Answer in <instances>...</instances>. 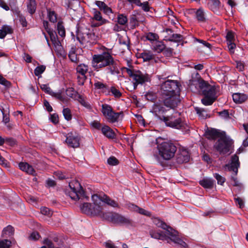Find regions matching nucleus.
Segmentation results:
<instances>
[{
    "label": "nucleus",
    "instance_id": "f257e3e1",
    "mask_svg": "<svg viewBox=\"0 0 248 248\" xmlns=\"http://www.w3.org/2000/svg\"><path fill=\"white\" fill-rule=\"evenodd\" d=\"M92 65L95 70L106 67L107 73L111 75H116L120 73L117 61L108 52L94 55L93 56Z\"/></svg>",
    "mask_w": 248,
    "mask_h": 248
},
{
    "label": "nucleus",
    "instance_id": "f03ea898",
    "mask_svg": "<svg viewBox=\"0 0 248 248\" xmlns=\"http://www.w3.org/2000/svg\"><path fill=\"white\" fill-rule=\"evenodd\" d=\"M187 83L189 88L194 93H198L203 95H213L216 93L215 87L202 78L198 73L192 74L191 78Z\"/></svg>",
    "mask_w": 248,
    "mask_h": 248
},
{
    "label": "nucleus",
    "instance_id": "7ed1b4c3",
    "mask_svg": "<svg viewBox=\"0 0 248 248\" xmlns=\"http://www.w3.org/2000/svg\"><path fill=\"white\" fill-rule=\"evenodd\" d=\"M149 233L152 238L166 240L168 243L171 241L184 248L187 247L186 243L178 236V232L171 227L168 228L165 232L151 230Z\"/></svg>",
    "mask_w": 248,
    "mask_h": 248
},
{
    "label": "nucleus",
    "instance_id": "20e7f679",
    "mask_svg": "<svg viewBox=\"0 0 248 248\" xmlns=\"http://www.w3.org/2000/svg\"><path fill=\"white\" fill-rule=\"evenodd\" d=\"M92 200L93 204L84 202L80 206V210L83 213L88 215L102 216L103 217L104 214L103 212L104 203L101 197L97 194H94L92 196Z\"/></svg>",
    "mask_w": 248,
    "mask_h": 248
},
{
    "label": "nucleus",
    "instance_id": "39448f33",
    "mask_svg": "<svg viewBox=\"0 0 248 248\" xmlns=\"http://www.w3.org/2000/svg\"><path fill=\"white\" fill-rule=\"evenodd\" d=\"M165 108L161 105H155L153 107V111L155 115L158 118L163 121L167 126L176 129H180L184 126V124L180 118L175 119V117L172 115L169 116H159L158 115L160 113L165 111Z\"/></svg>",
    "mask_w": 248,
    "mask_h": 248
},
{
    "label": "nucleus",
    "instance_id": "423d86ee",
    "mask_svg": "<svg viewBox=\"0 0 248 248\" xmlns=\"http://www.w3.org/2000/svg\"><path fill=\"white\" fill-rule=\"evenodd\" d=\"M97 36H96L90 29L81 27L77 31V38L79 43L84 46L88 45H91L95 44L97 40Z\"/></svg>",
    "mask_w": 248,
    "mask_h": 248
},
{
    "label": "nucleus",
    "instance_id": "0eeeda50",
    "mask_svg": "<svg viewBox=\"0 0 248 248\" xmlns=\"http://www.w3.org/2000/svg\"><path fill=\"white\" fill-rule=\"evenodd\" d=\"M159 155L164 160H170L174 157L177 150L176 146L170 141H163L158 145Z\"/></svg>",
    "mask_w": 248,
    "mask_h": 248
},
{
    "label": "nucleus",
    "instance_id": "6e6552de",
    "mask_svg": "<svg viewBox=\"0 0 248 248\" xmlns=\"http://www.w3.org/2000/svg\"><path fill=\"white\" fill-rule=\"evenodd\" d=\"M70 191L69 192V196L75 201L88 200L89 197L85 195L79 182L77 180H74L69 184Z\"/></svg>",
    "mask_w": 248,
    "mask_h": 248
},
{
    "label": "nucleus",
    "instance_id": "1a4fd4ad",
    "mask_svg": "<svg viewBox=\"0 0 248 248\" xmlns=\"http://www.w3.org/2000/svg\"><path fill=\"white\" fill-rule=\"evenodd\" d=\"M180 86L177 80H167L161 85L162 94H180Z\"/></svg>",
    "mask_w": 248,
    "mask_h": 248
},
{
    "label": "nucleus",
    "instance_id": "9d476101",
    "mask_svg": "<svg viewBox=\"0 0 248 248\" xmlns=\"http://www.w3.org/2000/svg\"><path fill=\"white\" fill-rule=\"evenodd\" d=\"M103 218L115 223L131 225L132 220L120 214L113 212H107L103 215Z\"/></svg>",
    "mask_w": 248,
    "mask_h": 248
},
{
    "label": "nucleus",
    "instance_id": "9b49d317",
    "mask_svg": "<svg viewBox=\"0 0 248 248\" xmlns=\"http://www.w3.org/2000/svg\"><path fill=\"white\" fill-rule=\"evenodd\" d=\"M164 105L170 108L174 109L181 102L180 94H162Z\"/></svg>",
    "mask_w": 248,
    "mask_h": 248
},
{
    "label": "nucleus",
    "instance_id": "f8f14e48",
    "mask_svg": "<svg viewBox=\"0 0 248 248\" xmlns=\"http://www.w3.org/2000/svg\"><path fill=\"white\" fill-rule=\"evenodd\" d=\"M232 141L226 137H221L214 145L216 150L220 154H225L230 150Z\"/></svg>",
    "mask_w": 248,
    "mask_h": 248
},
{
    "label": "nucleus",
    "instance_id": "ddd939ff",
    "mask_svg": "<svg viewBox=\"0 0 248 248\" xmlns=\"http://www.w3.org/2000/svg\"><path fill=\"white\" fill-rule=\"evenodd\" d=\"M79 137L76 133L70 132L67 134L65 142L69 147L77 148L79 146Z\"/></svg>",
    "mask_w": 248,
    "mask_h": 248
},
{
    "label": "nucleus",
    "instance_id": "4468645a",
    "mask_svg": "<svg viewBox=\"0 0 248 248\" xmlns=\"http://www.w3.org/2000/svg\"><path fill=\"white\" fill-rule=\"evenodd\" d=\"M134 76L133 81L137 82L140 84L151 81V76L148 74L143 73L140 71H136V73Z\"/></svg>",
    "mask_w": 248,
    "mask_h": 248
},
{
    "label": "nucleus",
    "instance_id": "2eb2a0df",
    "mask_svg": "<svg viewBox=\"0 0 248 248\" xmlns=\"http://www.w3.org/2000/svg\"><path fill=\"white\" fill-rule=\"evenodd\" d=\"M240 166L239 157L236 155L232 156L231 162L230 164L226 165L230 171H232L236 175L238 172V168Z\"/></svg>",
    "mask_w": 248,
    "mask_h": 248
},
{
    "label": "nucleus",
    "instance_id": "dca6fc26",
    "mask_svg": "<svg viewBox=\"0 0 248 248\" xmlns=\"http://www.w3.org/2000/svg\"><path fill=\"white\" fill-rule=\"evenodd\" d=\"M190 158L188 151L186 149L180 150L176 156V161L179 164L187 162Z\"/></svg>",
    "mask_w": 248,
    "mask_h": 248
},
{
    "label": "nucleus",
    "instance_id": "f3484780",
    "mask_svg": "<svg viewBox=\"0 0 248 248\" xmlns=\"http://www.w3.org/2000/svg\"><path fill=\"white\" fill-rule=\"evenodd\" d=\"M207 7L209 10L215 14L219 13L221 2L219 0H206Z\"/></svg>",
    "mask_w": 248,
    "mask_h": 248
},
{
    "label": "nucleus",
    "instance_id": "a211bd4d",
    "mask_svg": "<svg viewBox=\"0 0 248 248\" xmlns=\"http://www.w3.org/2000/svg\"><path fill=\"white\" fill-rule=\"evenodd\" d=\"M101 131L103 135L109 139H113L116 137L115 132L108 126L105 125L102 127Z\"/></svg>",
    "mask_w": 248,
    "mask_h": 248
},
{
    "label": "nucleus",
    "instance_id": "6ab92c4d",
    "mask_svg": "<svg viewBox=\"0 0 248 248\" xmlns=\"http://www.w3.org/2000/svg\"><path fill=\"white\" fill-rule=\"evenodd\" d=\"M204 96V97L202 99V102L205 106L211 105L217 98L216 93H214L213 95L208 94Z\"/></svg>",
    "mask_w": 248,
    "mask_h": 248
},
{
    "label": "nucleus",
    "instance_id": "aec40b11",
    "mask_svg": "<svg viewBox=\"0 0 248 248\" xmlns=\"http://www.w3.org/2000/svg\"><path fill=\"white\" fill-rule=\"evenodd\" d=\"M19 167L21 170L25 171L29 174L33 175L35 172L33 167L26 162H20L19 164Z\"/></svg>",
    "mask_w": 248,
    "mask_h": 248
},
{
    "label": "nucleus",
    "instance_id": "412c9836",
    "mask_svg": "<svg viewBox=\"0 0 248 248\" xmlns=\"http://www.w3.org/2000/svg\"><path fill=\"white\" fill-rule=\"evenodd\" d=\"M15 233L14 228L11 225H8L5 227L1 232V237L8 238L13 236Z\"/></svg>",
    "mask_w": 248,
    "mask_h": 248
},
{
    "label": "nucleus",
    "instance_id": "4be33fe9",
    "mask_svg": "<svg viewBox=\"0 0 248 248\" xmlns=\"http://www.w3.org/2000/svg\"><path fill=\"white\" fill-rule=\"evenodd\" d=\"M248 98L246 94L240 93H235L232 95V99L236 103H242L244 102Z\"/></svg>",
    "mask_w": 248,
    "mask_h": 248
},
{
    "label": "nucleus",
    "instance_id": "5701e85b",
    "mask_svg": "<svg viewBox=\"0 0 248 248\" xmlns=\"http://www.w3.org/2000/svg\"><path fill=\"white\" fill-rule=\"evenodd\" d=\"M103 203H106L113 207H119V204L115 201L110 199L106 195L101 197Z\"/></svg>",
    "mask_w": 248,
    "mask_h": 248
},
{
    "label": "nucleus",
    "instance_id": "b1692460",
    "mask_svg": "<svg viewBox=\"0 0 248 248\" xmlns=\"http://www.w3.org/2000/svg\"><path fill=\"white\" fill-rule=\"evenodd\" d=\"M93 18L100 22V23L96 24V26H101L108 22V20L102 18L101 13L97 10L94 12Z\"/></svg>",
    "mask_w": 248,
    "mask_h": 248
},
{
    "label": "nucleus",
    "instance_id": "393cba45",
    "mask_svg": "<svg viewBox=\"0 0 248 248\" xmlns=\"http://www.w3.org/2000/svg\"><path fill=\"white\" fill-rule=\"evenodd\" d=\"M121 114V113L120 112H115L113 110L106 118L108 122L114 123L118 122Z\"/></svg>",
    "mask_w": 248,
    "mask_h": 248
},
{
    "label": "nucleus",
    "instance_id": "a878e982",
    "mask_svg": "<svg viewBox=\"0 0 248 248\" xmlns=\"http://www.w3.org/2000/svg\"><path fill=\"white\" fill-rule=\"evenodd\" d=\"M94 86L95 89L101 90L103 93L109 92L108 86L106 84H104L101 82L96 81L94 83Z\"/></svg>",
    "mask_w": 248,
    "mask_h": 248
},
{
    "label": "nucleus",
    "instance_id": "bb28decb",
    "mask_svg": "<svg viewBox=\"0 0 248 248\" xmlns=\"http://www.w3.org/2000/svg\"><path fill=\"white\" fill-rule=\"evenodd\" d=\"M195 16L199 22H204L206 21L205 13L202 8H200L198 9L195 12Z\"/></svg>",
    "mask_w": 248,
    "mask_h": 248
},
{
    "label": "nucleus",
    "instance_id": "cd10ccee",
    "mask_svg": "<svg viewBox=\"0 0 248 248\" xmlns=\"http://www.w3.org/2000/svg\"><path fill=\"white\" fill-rule=\"evenodd\" d=\"M207 136L208 139L216 140L220 136V133L215 129H212L207 132Z\"/></svg>",
    "mask_w": 248,
    "mask_h": 248
},
{
    "label": "nucleus",
    "instance_id": "c85d7f7f",
    "mask_svg": "<svg viewBox=\"0 0 248 248\" xmlns=\"http://www.w3.org/2000/svg\"><path fill=\"white\" fill-rule=\"evenodd\" d=\"M12 29L9 26L4 25L0 30V38H4L7 33H12Z\"/></svg>",
    "mask_w": 248,
    "mask_h": 248
},
{
    "label": "nucleus",
    "instance_id": "c756f323",
    "mask_svg": "<svg viewBox=\"0 0 248 248\" xmlns=\"http://www.w3.org/2000/svg\"><path fill=\"white\" fill-rule=\"evenodd\" d=\"M200 184L204 188H211L213 187L214 181L211 179H203L200 181Z\"/></svg>",
    "mask_w": 248,
    "mask_h": 248
},
{
    "label": "nucleus",
    "instance_id": "7c9ffc66",
    "mask_svg": "<svg viewBox=\"0 0 248 248\" xmlns=\"http://www.w3.org/2000/svg\"><path fill=\"white\" fill-rule=\"evenodd\" d=\"M49 34L51 41L54 46H59L60 44V41L58 40L57 35L56 32L53 31L52 30L49 31L48 32Z\"/></svg>",
    "mask_w": 248,
    "mask_h": 248
},
{
    "label": "nucleus",
    "instance_id": "2f4dec72",
    "mask_svg": "<svg viewBox=\"0 0 248 248\" xmlns=\"http://www.w3.org/2000/svg\"><path fill=\"white\" fill-rule=\"evenodd\" d=\"M153 49L157 53H160L165 49V46L161 42H156L153 46Z\"/></svg>",
    "mask_w": 248,
    "mask_h": 248
},
{
    "label": "nucleus",
    "instance_id": "473e14b6",
    "mask_svg": "<svg viewBox=\"0 0 248 248\" xmlns=\"http://www.w3.org/2000/svg\"><path fill=\"white\" fill-rule=\"evenodd\" d=\"M153 223L158 227L161 228L167 231V229L170 227L168 226L164 222L160 220L158 218H155L153 219Z\"/></svg>",
    "mask_w": 248,
    "mask_h": 248
},
{
    "label": "nucleus",
    "instance_id": "72a5a7b5",
    "mask_svg": "<svg viewBox=\"0 0 248 248\" xmlns=\"http://www.w3.org/2000/svg\"><path fill=\"white\" fill-rule=\"evenodd\" d=\"M140 56L144 62L149 61L155 57L154 55L152 52L148 51H144L140 54Z\"/></svg>",
    "mask_w": 248,
    "mask_h": 248
},
{
    "label": "nucleus",
    "instance_id": "f704fd0d",
    "mask_svg": "<svg viewBox=\"0 0 248 248\" xmlns=\"http://www.w3.org/2000/svg\"><path fill=\"white\" fill-rule=\"evenodd\" d=\"M36 4L35 0H29L27 4V9L28 12L31 14H33L36 11Z\"/></svg>",
    "mask_w": 248,
    "mask_h": 248
},
{
    "label": "nucleus",
    "instance_id": "c9c22d12",
    "mask_svg": "<svg viewBox=\"0 0 248 248\" xmlns=\"http://www.w3.org/2000/svg\"><path fill=\"white\" fill-rule=\"evenodd\" d=\"M57 31L60 36L63 37L65 36V30L62 21H59L57 23Z\"/></svg>",
    "mask_w": 248,
    "mask_h": 248
},
{
    "label": "nucleus",
    "instance_id": "e433bc0d",
    "mask_svg": "<svg viewBox=\"0 0 248 248\" xmlns=\"http://www.w3.org/2000/svg\"><path fill=\"white\" fill-rule=\"evenodd\" d=\"M76 69L77 72L81 75H85L88 70V67L84 64H80L77 66Z\"/></svg>",
    "mask_w": 248,
    "mask_h": 248
},
{
    "label": "nucleus",
    "instance_id": "4c0bfd02",
    "mask_svg": "<svg viewBox=\"0 0 248 248\" xmlns=\"http://www.w3.org/2000/svg\"><path fill=\"white\" fill-rule=\"evenodd\" d=\"M113 111L112 107L107 104L102 105V112L104 116L106 117Z\"/></svg>",
    "mask_w": 248,
    "mask_h": 248
},
{
    "label": "nucleus",
    "instance_id": "58836bf2",
    "mask_svg": "<svg viewBox=\"0 0 248 248\" xmlns=\"http://www.w3.org/2000/svg\"><path fill=\"white\" fill-rule=\"evenodd\" d=\"M183 36L180 34H172L168 37L167 40L171 42H179L183 40Z\"/></svg>",
    "mask_w": 248,
    "mask_h": 248
},
{
    "label": "nucleus",
    "instance_id": "ea45409f",
    "mask_svg": "<svg viewBox=\"0 0 248 248\" xmlns=\"http://www.w3.org/2000/svg\"><path fill=\"white\" fill-rule=\"evenodd\" d=\"M128 21L127 17L124 14H119L117 16L118 23L121 25H125Z\"/></svg>",
    "mask_w": 248,
    "mask_h": 248
},
{
    "label": "nucleus",
    "instance_id": "a19ab883",
    "mask_svg": "<svg viewBox=\"0 0 248 248\" xmlns=\"http://www.w3.org/2000/svg\"><path fill=\"white\" fill-rule=\"evenodd\" d=\"M50 95L55 97L56 99L63 102L66 101V100L65 97L62 95V92L55 93L52 91Z\"/></svg>",
    "mask_w": 248,
    "mask_h": 248
},
{
    "label": "nucleus",
    "instance_id": "79ce46f5",
    "mask_svg": "<svg viewBox=\"0 0 248 248\" xmlns=\"http://www.w3.org/2000/svg\"><path fill=\"white\" fill-rule=\"evenodd\" d=\"M12 242L7 239L0 240V248H10Z\"/></svg>",
    "mask_w": 248,
    "mask_h": 248
},
{
    "label": "nucleus",
    "instance_id": "37998d69",
    "mask_svg": "<svg viewBox=\"0 0 248 248\" xmlns=\"http://www.w3.org/2000/svg\"><path fill=\"white\" fill-rule=\"evenodd\" d=\"M134 208V210L138 212L141 215H143L146 216L147 217H150L151 216V213L145 209L140 208L136 205H133Z\"/></svg>",
    "mask_w": 248,
    "mask_h": 248
},
{
    "label": "nucleus",
    "instance_id": "c03bdc74",
    "mask_svg": "<svg viewBox=\"0 0 248 248\" xmlns=\"http://www.w3.org/2000/svg\"><path fill=\"white\" fill-rule=\"evenodd\" d=\"M68 57L71 62L78 63V60L77 58V55L75 53V51L73 48L71 49L68 54Z\"/></svg>",
    "mask_w": 248,
    "mask_h": 248
},
{
    "label": "nucleus",
    "instance_id": "a18cd8bd",
    "mask_svg": "<svg viewBox=\"0 0 248 248\" xmlns=\"http://www.w3.org/2000/svg\"><path fill=\"white\" fill-rule=\"evenodd\" d=\"M110 92H111L112 95L116 98H120L122 96V93L114 86H112L109 89V92H107L108 94Z\"/></svg>",
    "mask_w": 248,
    "mask_h": 248
},
{
    "label": "nucleus",
    "instance_id": "49530a36",
    "mask_svg": "<svg viewBox=\"0 0 248 248\" xmlns=\"http://www.w3.org/2000/svg\"><path fill=\"white\" fill-rule=\"evenodd\" d=\"M62 113L64 118L66 120L70 121L72 119V116L71 114V112L69 108H63L62 110Z\"/></svg>",
    "mask_w": 248,
    "mask_h": 248
},
{
    "label": "nucleus",
    "instance_id": "de8ad7c7",
    "mask_svg": "<svg viewBox=\"0 0 248 248\" xmlns=\"http://www.w3.org/2000/svg\"><path fill=\"white\" fill-rule=\"evenodd\" d=\"M45 69L46 66L45 65L38 66L34 69V75L36 76H39L45 71Z\"/></svg>",
    "mask_w": 248,
    "mask_h": 248
},
{
    "label": "nucleus",
    "instance_id": "09e8293b",
    "mask_svg": "<svg viewBox=\"0 0 248 248\" xmlns=\"http://www.w3.org/2000/svg\"><path fill=\"white\" fill-rule=\"evenodd\" d=\"M157 38V35L153 32H149L146 35V39L150 41L156 40Z\"/></svg>",
    "mask_w": 248,
    "mask_h": 248
},
{
    "label": "nucleus",
    "instance_id": "8fccbe9b",
    "mask_svg": "<svg viewBox=\"0 0 248 248\" xmlns=\"http://www.w3.org/2000/svg\"><path fill=\"white\" fill-rule=\"evenodd\" d=\"M48 16L50 22L54 23L57 21L56 14L54 11H49L48 13Z\"/></svg>",
    "mask_w": 248,
    "mask_h": 248
},
{
    "label": "nucleus",
    "instance_id": "3c124183",
    "mask_svg": "<svg viewBox=\"0 0 248 248\" xmlns=\"http://www.w3.org/2000/svg\"><path fill=\"white\" fill-rule=\"evenodd\" d=\"M66 94L71 98L76 97L77 93L74 91V88H69L66 90Z\"/></svg>",
    "mask_w": 248,
    "mask_h": 248
},
{
    "label": "nucleus",
    "instance_id": "603ef678",
    "mask_svg": "<svg viewBox=\"0 0 248 248\" xmlns=\"http://www.w3.org/2000/svg\"><path fill=\"white\" fill-rule=\"evenodd\" d=\"M195 109L197 113L201 116L203 118H206V116L207 115L206 111L203 109L200 108L196 107Z\"/></svg>",
    "mask_w": 248,
    "mask_h": 248
},
{
    "label": "nucleus",
    "instance_id": "864d4df0",
    "mask_svg": "<svg viewBox=\"0 0 248 248\" xmlns=\"http://www.w3.org/2000/svg\"><path fill=\"white\" fill-rule=\"evenodd\" d=\"M108 163L110 165L114 166L118 164L119 161L114 156H111L108 159Z\"/></svg>",
    "mask_w": 248,
    "mask_h": 248
},
{
    "label": "nucleus",
    "instance_id": "5fc2aeb1",
    "mask_svg": "<svg viewBox=\"0 0 248 248\" xmlns=\"http://www.w3.org/2000/svg\"><path fill=\"white\" fill-rule=\"evenodd\" d=\"M214 177L217 179L218 184L222 185L225 181V178L222 177L218 173L214 174Z\"/></svg>",
    "mask_w": 248,
    "mask_h": 248
},
{
    "label": "nucleus",
    "instance_id": "6e6d98bb",
    "mask_svg": "<svg viewBox=\"0 0 248 248\" xmlns=\"http://www.w3.org/2000/svg\"><path fill=\"white\" fill-rule=\"evenodd\" d=\"M234 200L235 202V203L236 204L239 205V207L240 208H243V207H244V206H245L244 202L242 199H241L239 197H237V198H234Z\"/></svg>",
    "mask_w": 248,
    "mask_h": 248
},
{
    "label": "nucleus",
    "instance_id": "4d7b16f0",
    "mask_svg": "<svg viewBox=\"0 0 248 248\" xmlns=\"http://www.w3.org/2000/svg\"><path fill=\"white\" fill-rule=\"evenodd\" d=\"M41 89L45 93L49 94V95L53 91L51 88L46 84H42L40 85Z\"/></svg>",
    "mask_w": 248,
    "mask_h": 248
},
{
    "label": "nucleus",
    "instance_id": "13d9d810",
    "mask_svg": "<svg viewBox=\"0 0 248 248\" xmlns=\"http://www.w3.org/2000/svg\"><path fill=\"white\" fill-rule=\"evenodd\" d=\"M39 237L40 235L39 233L37 232H33L29 236V238L30 240H37L39 239Z\"/></svg>",
    "mask_w": 248,
    "mask_h": 248
},
{
    "label": "nucleus",
    "instance_id": "bf43d9fd",
    "mask_svg": "<svg viewBox=\"0 0 248 248\" xmlns=\"http://www.w3.org/2000/svg\"><path fill=\"white\" fill-rule=\"evenodd\" d=\"M0 84L6 87H9L11 85V83L1 76H0Z\"/></svg>",
    "mask_w": 248,
    "mask_h": 248
},
{
    "label": "nucleus",
    "instance_id": "052dcab7",
    "mask_svg": "<svg viewBox=\"0 0 248 248\" xmlns=\"http://www.w3.org/2000/svg\"><path fill=\"white\" fill-rule=\"evenodd\" d=\"M50 119L51 121L54 124H57L59 122L58 115L55 113L50 115Z\"/></svg>",
    "mask_w": 248,
    "mask_h": 248
},
{
    "label": "nucleus",
    "instance_id": "680f3d73",
    "mask_svg": "<svg viewBox=\"0 0 248 248\" xmlns=\"http://www.w3.org/2000/svg\"><path fill=\"white\" fill-rule=\"evenodd\" d=\"M86 79L85 75H80L78 76V83L80 85H83Z\"/></svg>",
    "mask_w": 248,
    "mask_h": 248
},
{
    "label": "nucleus",
    "instance_id": "e2e57ef3",
    "mask_svg": "<svg viewBox=\"0 0 248 248\" xmlns=\"http://www.w3.org/2000/svg\"><path fill=\"white\" fill-rule=\"evenodd\" d=\"M41 212L42 214L46 216H49L51 214V211L46 207H43L41 209Z\"/></svg>",
    "mask_w": 248,
    "mask_h": 248
},
{
    "label": "nucleus",
    "instance_id": "0e129e2a",
    "mask_svg": "<svg viewBox=\"0 0 248 248\" xmlns=\"http://www.w3.org/2000/svg\"><path fill=\"white\" fill-rule=\"evenodd\" d=\"M19 20L21 24L23 27H26L27 25V22L25 19V17L22 16H19Z\"/></svg>",
    "mask_w": 248,
    "mask_h": 248
},
{
    "label": "nucleus",
    "instance_id": "69168bd1",
    "mask_svg": "<svg viewBox=\"0 0 248 248\" xmlns=\"http://www.w3.org/2000/svg\"><path fill=\"white\" fill-rule=\"evenodd\" d=\"M219 115L224 118H228L229 117V114L228 110L224 109L222 111L218 112Z\"/></svg>",
    "mask_w": 248,
    "mask_h": 248
},
{
    "label": "nucleus",
    "instance_id": "338daca9",
    "mask_svg": "<svg viewBox=\"0 0 248 248\" xmlns=\"http://www.w3.org/2000/svg\"><path fill=\"white\" fill-rule=\"evenodd\" d=\"M92 125L95 128L98 129V130H101V124L97 121H94L92 123Z\"/></svg>",
    "mask_w": 248,
    "mask_h": 248
},
{
    "label": "nucleus",
    "instance_id": "774afa93",
    "mask_svg": "<svg viewBox=\"0 0 248 248\" xmlns=\"http://www.w3.org/2000/svg\"><path fill=\"white\" fill-rule=\"evenodd\" d=\"M105 247L107 248H117L110 240H108L105 243Z\"/></svg>",
    "mask_w": 248,
    "mask_h": 248
}]
</instances>
